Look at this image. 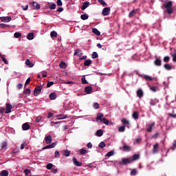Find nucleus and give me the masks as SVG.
I'll return each instance as SVG.
<instances>
[{
	"label": "nucleus",
	"instance_id": "nucleus-1",
	"mask_svg": "<svg viewBox=\"0 0 176 176\" xmlns=\"http://www.w3.org/2000/svg\"><path fill=\"white\" fill-rule=\"evenodd\" d=\"M162 8H165V9H166V12L168 14H173L174 12L173 10V1H170L164 3L162 6Z\"/></svg>",
	"mask_w": 176,
	"mask_h": 176
},
{
	"label": "nucleus",
	"instance_id": "nucleus-2",
	"mask_svg": "<svg viewBox=\"0 0 176 176\" xmlns=\"http://www.w3.org/2000/svg\"><path fill=\"white\" fill-rule=\"evenodd\" d=\"M133 163V160L131 158H123L121 162H119V164L121 166H126Z\"/></svg>",
	"mask_w": 176,
	"mask_h": 176
},
{
	"label": "nucleus",
	"instance_id": "nucleus-3",
	"mask_svg": "<svg viewBox=\"0 0 176 176\" xmlns=\"http://www.w3.org/2000/svg\"><path fill=\"white\" fill-rule=\"evenodd\" d=\"M41 91H42V88L41 87V86L36 87L34 90V96H35V97H36L37 96H39Z\"/></svg>",
	"mask_w": 176,
	"mask_h": 176
},
{
	"label": "nucleus",
	"instance_id": "nucleus-4",
	"mask_svg": "<svg viewBox=\"0 0 176 176\" xmlns=\"http://www.w3.org/2000/svg\"><path fill=\"white\" fill-rule=\"evenodd\" d=\"M109 13H111V8L107 7L103 9L102 14L103 16H108Z\"/></svg>",
	"mask_w": 176,
	"mask_h": 176
},
{
	"label": "nucleus",
	"instance_id": "nucleus-5",
	"mask_svg": "<svg viewBox=\"0 0 176 176\" xmlns=\"http://www.w3.org/2000/svg\"><path fill=\"white\" fill-rule=\"evenodd\" d=\"M45 144L47 145H50V144H52V141H53V139L52 138V135H48L45 138Z\"/></svg>",
	"mask_w": 176,
	"mask_h": 176
},
{
	"label": "nucleus",
	"instance_id": "nucleus-6",
	"mask_svg": "<svg viewBox=\"0 0 176 176\" xmlns=\"http://www.w3.org/2000/svg\"><path fill=\"white\" fill-rule=\"evenodd\" d=\"M153 153H159V143H155L153 146Z\"/></svg>",
	"mask_w": 176,
	"mask_h": 176
},
{
	"label": "nucleus",
	"instance_id": "nucleus-7",
	"mask_svg": "<svg viewBox=\"0 0 176 176\" xmlns=\"http://www.w3.org/2000/svg\"><path fill=\"white\" fill-rule=\"evenodd\" d=\"M93 91V87L91 86H87L85 88V93L87 94H91Z\"/></svg>",
	"mask_w": 176,
	"mask_h": 176
},
{
	"label": "nucleus",
	"instance_id": "nucleus-8",
	"mask_svg": "<svg viewBox=\"0 0 176 176\" xmlns=\"http://www.w3.org/2000/svg\"><path fill=\"white\" fill-rule=\"evenodd\" d=\"M72 160L74 166H76V167H80L82 166V162H78L76 157H74Z\"/></svg>",
	"mask_w": 176,
	"mask_h": 176
},
{
	"label": "nucleus",
	"instance_id": "nucleus-9",
	"mask_svg": "<svg viewBox=\"0 0 176 176\" xmlns=\"http://www.w3.org/2000/svg\"><path fill=\"white\" fill-rule=\"evenodd\" d=\"M32 9H34L36 10H38V9H41V5H39V3H38L35 1H33L32 4Z\"/></svg>",
	"mask_w": 176,
	"mask_h": 176
},
{
	"label": "nucleus",
	"instance_id": "nucleus-10",
	"mask_svg": "<svg viewBox=\"0 0 176 176\" xmlns=\"http://www.w3.org/2000/svg\"><path fill=\"white\" fill-rule=\"evenodd\" d=\"M10 112H12V104H10V103H8L6 104L5 113H10Z\"/></svg>",
	"mask_w": 176,
	"mask_h": 176
},
{
	"label": "nucleus",
	"instance_id": "nucleus-11",
	"mask_svg": "<svg viewBox=\"0 0 176 176\" xmlns=\"http://www.w3.org/2000/svg\"><path fill=\"white\" fill-rule=\"evenodd\" d=\"M22 130H23L24 131H27V130H30V124L28 122L24 123L22 125Z\"/></svg>",
	"mask_w": 176,
	"mask_h": 176
},
{
	"label": "nucleus",
	"instance_id": "nucleus-12",
	"mask_svg": "<svg viewBox=\"0 0 176 176\" xmlns=\"http://www.w3.org/2000/svg\"><path fill=\"white\" fill-rule=\"evenodd\" d=\"M122 126H124V127H126V126H130V122H129V120H127L126 118H123L122 120Z\"/></svg>",
	"mask_w": 176,
	"mask_h": 176
},
{
	"label": "nucleus",
	"instance_id": "nucleus-13",
	"mask_svg": "<svg viewBox=\"0 0 176 176\" xmlns=\"http://www.w3.org/2000/svg\"><path fill=\"white\" fill-rule=\"evenodd\" d=\"M155 126V122H151L148 125L147 131L148 133H152V128Z\"/></svg>",
	"mask_w": 176,
	"mask_h": 176
},
{
	"label": "nucleus",
	"instance_id": "nucleus-14",
	"mask_svg": "<svg viewBox=\"0 0 176 176\" xmlns=\"http://www.w3.org/2000/svg\"><path fill=\"white\" fill-rule=\"evenodd\" d=\"M155 65L157 67H161L162 66V60L159 58H156L154 61Z\"/></svg>",
	"mask_w": 176,
	"mask_h": 176
},
{
	"label": "nucleus",
	"instance_id": "nucleus-15",
	"mask_svg": "<svg viewBox=\"0 0 176 176\" xmlns=\"http://www.w3.org/2000/svg\"><path fill=\"white\" fill-rule=\"evenodd\" d=\"M102 118H104V114L102 113H97V117H96V122H98V120H102Z\"/></svg>",
	"mask_w": 176,
	"mask_h": 176
},
{
	"label": "nucleus",
	"instance_id": "nucleus-16",
	"mask_svg": "<svg viewBox=\"0 0 176 176\" xmlns=\"http://www.w3.org/2000/svg\"><path fill=\"white\" fill-rule=\"evenodd\" d=\"M25 64L30 68H32V67H34V63H32V62L31 60H30V59H27L25 60Z\"/></svg>",
	"mask_w": 176,
	"mask_h": 176
},
{
	"label": "nucleus",
	"instance_id": "nucleus-17",
	"mask_svg": "<svg viewBox=\"0 0 176 176\" xmlns=\"http://www.w3.org/2000/svg\"><path fill=\"white\" fill-rule=\"evenodd\" d=\"M90 5V2L89 1H85L83 3L82 6H81L82 10H85Z\"/></svg>",
	"mask_w": 176,
	"mask_h": 176
},
{
	"label": "nucleus",
	"instance_id": "nucleus-18",
	"mask_svg": "<svg viewBox=\"0 0 176 176\" xmlns=\"http://www.w3.org/2000/svg\"><path fill=\"white\" fill-rule=\"evenodd\" d=\"M1 149H6L8 148V142H3L0 144Z\"/></svg>",
	"mask_w": 176,
	"mask_h": 176
},
{
	"label": "nucleus",
	"instance_id": "nucleus-19",
	"mask_svg": "<svg viewBox=\"0 0 176 176\" xmlns=\"http://www.w3.org/2000/svg\"><path fill=\"white\" fill-rule=\"evenodd\" d=\"M157 102H159V100H157V99H151L150 100V104L152 107H155V105H156V104H157Z\"/></svg>",
	"mask_w": 176,
	"mask_h": 176
},
{
	"label": "nucleus",
	"instance_id": "nucleus-20",
	"mask_svg": "<svg viewBox=\"0 0 176 176\" xmlns=\"http://www.w3.org/2000/svg\"><path fill=\"white\" fill-rule=\"evenodd\" d=\"M63 155L64 156H65L66 157H68V156H69V155H71V151H68V149L63 150Z\"/></svg>",
	"mask_w": 176,
	"mask_h": 176
},
{
	"label": "nucleus",
	"instance_id": "nucleus-21",
	"mask_svg": "<svg viewBox=\"0 0 176 176\" xmlns=\"http://www.w3.org/2000/svg\"><path fill=\"white\" fill-rule=\"evenodd\" d=\"M137 96L139 97V98H141L144 96V92L142 91V89H138L137 91Z\"/></svg>",
	"mask_w": 176,
	"mask_h": 176
},
{
	"label": "nucleus",
	"instance_id": "nucleus-22",
	"mask_svg": "<svg viewBox=\"0 0 176 176\" xmlns=\"http://www.w3.org/2000/svg\"><path fill=\"white\" fill-rule=\"evenodd\" d=\"M122 149L126 152H130V151H131V147L130 146L124 145Z\"/></svg>",
	"mask_w": 176,
	"mask_h": 176
},
{
	"label": "nucleus",
	"instance_id": "nucleus-23",
	"mask_svg": "<svg viewBox=\"0 0 176 176\" xmlns=\"http://www.w3.org/2000/svg\"><path fill=\"white\" fill-rule=\"evenodd\" d=\"M83 54L82 53V51L80 50H77L74 54V56H78V57H80Z\"/></svg>",
	"mask_w": 176,
	"mask_h": 176
},
{
	"label": "nucleus",
	"instance_id": "nucleus-24",
	"mask_svg": "<svg viewBox=\"0 0 176 176\" xmlns=\"http://www.w3.org/2000/svg\"><path fill=\"white\" fill-rule=\"evenodd\" d=\"M56 98H57V94H56V93H51L50 94V100H56Z\"/></svg>",
	"mask_w": 176,
	"mask_h": 176
},
{
	"label": "nucleus",
	"instance_id": "nucleus-25",
	"mask_svg": "<svg viewBox=\"0 0 176 176\" xmlns=\"http://www.w3.org/2000/svg\"><path fill=\"white\" fill-rule=\"evenodd\" d=\"M103 134L104 132L101 129L98 130L96 133V135H97V137H102Z\"/></svg>",
	"mask_w": 176,
	"mask_h": 176
},
{
	"label": "nucleus",
	"instance_id": "nucleus-26",
	"mask_svg": "<svg viewBox=\"0 0 176 176\" xmlns=\"http://www.w3.org/2000/svg\"><path fill=\"white\" fill-rule=\"evenodd\" d=\"M132 116L133 119H135V120H138V118H140V114L138 113V112L134 111Z\"/></svg>",
	"mask_w": 176,
	"mask_h": 176
},
{
	"label": "nucleus",
	"instance_id": "nucleus-27",
	"mask_svg": "<svg viewBox=\"0 0 176 176\" xmlns=\"http://www.w3.org/2000/svg\"><path fill=\"white\" fill-rule=\"evenodd\" d=\"M140 159V155L135 154L133 155V157L131 158L132 162H135V160H138Z\"/></svg>",
	"mask_w": 176,
	"mask_h": 176
},
{
	"label": "nucleus",
	"instance_id": "nucleus-28",
	"mask_svg": "<svg viewBox=\"0 0 176 176\" xmlns=\"http://www.w3.org/2000/svg\"><path fill=\"white\" fill-rule=\"evenodd\" d=\"M10 20H12V17H10V16H8V17H7V18H3L2 19H1V21L3 22V23H9V21H10Z\"/></svg>",
	"mask_w": 176,
	"mask_h": 176
},
{
	"label": "nucleus",
	"instance_id": "nucleus-29",
	"mask_svg": "<svg viewBox=\"0 0 176 176\" xmlns=\"http://www.w3.org/2000/svg\"><path fill=\"white\" fill-rule=\"evenodd\" d=\"M57 119L58 120H61V119H65L67 118V115H64V114H59L58 116H56Z\"/></svg>",
	"mask_w": 176,
	"mask_h": 176
},
{
	"label": "nucleus",
	"instance_id": "nucleus-30",
	"mask_svg": "<svg viewBox=\"0 0 176 176\" xmlns=\"http://www.w3.org/2000/svg\"><path fill=\"white\" fill-rule=\"evenodd\" d=\"M92 32L98 36H100V35H101V32H100L98 30H97V28L92 29Z\"/></svg>",
	"mask_w": 176,
	"mask_h": 176
},
{
	"label": "nucleus",
	"instance_id": "nucleus-31",
	"mask_svg": "<svg viewBox=\"0 0 176 176\" xmlns=\"http://www.w3.org/2000/svg\"><path fill=\"white\" fill-rule=\"evenodd\" d=\"M165 69H167V71H171L173 69V67L171 65H170L168 63H166L164 65Z\"/></svg>",
	"mask_w": 176,
	"mask_h": 176
},
{
	"label": "nucleus",
	"instance_id": "nucleus-32",
	"mask_svg": "<svg viewBox=\"0 0 176 176\" xmlns=\"http://www.w3.org/2000/svg\"><path fill=\"white\" fill-rule=\"evenodd\" d=\"M9 175V172L8 170H2L1 173H0V176H8Z\"/></svg>",
	"mask_w": 176,
	"mask_h": 176
},
{
	"label": "nucleus",
	"instance_id": "nucleus-33",
	"mask_svg": "<svg viewBox=\"0 0 176 176\" xmlns=\"http://www.w3.org/2000/svg\"><path fill=\"white\" fill-rule=\"evenodd\" d=\"M135 14H137V10H133L129 13V17L131 18L133 16H135Z\"/></svg>",
	"mask_w": 176,
	"mask_h": 176
},
{
	"label": "nucleus",
	"instance_id": "nucleus-34",
	"mask_svg": "<svg viewBox=\"0 0 176 176\" xmlns=\"http://www.w3.org/2000/svg\"><path fill=\"white\" fill-rule=\"evenodd\" d=\"M27 38H28V39L29 41H32V39H34V32L29 33L28 34V37Z\"/></svg>",
	"mask_w": 176,
	"mask_h": 176
},
{
	"label": "nucleus",
	"instance_id": "nucleus-35",
	"mask_svg": "<svg viewBox=\"0 0 176 176\" xmlns=\"http://www.w3.org/2000/svg\"><path fill=\"white\" fill-rule=\"evenodd\" d=\"M91 64V60H90V59L86 60L84 62L85 67H89V65H90Z\"/></svg>",
	"mask_w": 176,
	"mask_h": 176
},
{
	"label": "nucleus",
	"instance_id": "nucleus-36",
	"mask_svg": "<svg viewBox=\"0 0 176 176\" xmlns=\"http://www.w3.org/2000/svg\"><path fill=\"white\" fill-rule=\"evenodd\" d=\"M81 82L82 85H87L89 83V82H87V80H86V77L85 76L82 77Z\"/></svg>",
	"mask_w": 176,
	"mask_h": 176
},
{
	"label": "nucleus",
	"instance_id": "nucleus-37",
	"mask_svg": "<svg viewBox=\"0 0 176 176\" xmlns=\"http://www.w3.org/2000/svg\"><path fill=\"white\" fill-rule=\"evenodd\" d=\"M16 153H19V148L17 147L12 149L11 155H16Z\"/></svg>",
	"mask_w": 176,
	"mask_h": 176
},
{
	"label": "nucleus",
	"instance_id": "nucleus-38",
	"mask_svg": "<svg viewBox=\"0 0 176 176\" xmlns=\"http://www.w3.org/2000/svg\"><path fill=\"white\" fill-rule=\"evenodd\" d=\"M100 122H102V123H104V124H106L107 126L109 124V120H108L107 118H102Z\"/></svg>",
	"mask_w": 176,
	"mask_h": 176
},
{
	"label": "nucleus",
	"instance_id": "nucleus-39",
	"mask_svg": "<svg viewBox=\"0 0 176 176\" xmlns=\"http://www.w3.org/2000/svg\"><path fill=\"white\" fill-rule=\"evenodd\" d=\"M126 131V126H124V125L121 126L119 129H118V131L120 133H123Z\"/></svg>",
	"mask_w": 176,
	"mask_h": 176
},
{
	"label": "nucleus",
	"instance_id": "nucleus-40",
	"mask_svg": "<svg viewBox=\"0 0 176 176\" xmlns=\"http://www.w3.org/2000/svg\"><path fill=\"white\" fill-rule=\"evenodd\" d=\"M59 67H60V68L65 69V68H67V64L65 63H64L63 61H62V62H60Z\"/></svg>",
	"mask_w": 176,
	"mask_h": 176
},
{
	"label": "nucleus",
	"instance_id": "nucleus-41",
	"mask_svg": "<svg viewBox=\"0 0 176 176\" xmlns=\"http://www.w3.org/2000/svg\"><path fill=\"white\" fill-rule=\"evenodd\" d=\"M50 36H51V38H56V37H57V32H56V31L51 32Z\"/></svg>",
	"mask_w": 176,
	"mask_h": 176
},
{
	"label": "nucleus",
	"instance_id": "nucleus-42",
	"mask_svg": "<svg viewBox=\"0 0 176 176\" xmlns=\"http://www.w3.org/2000/svg\"><path fill=\"white\" fill-rule=\"evenodd\" d=\"M23 94H25L26 96H30V94H31V89H30V88L26 89L23 91Z\"/></svg>",
	"mask_w": 176,
	"mask_h": 176
},
{
	"label": "nucleus",
	"instance_id": "nucleus-43",
	"mask_svg": "<svg viewBox=\"0 0 176 176\" xmlns=\"http://www.w3.org/2000/svg\"><path fill=\"white\" fill-rule=\"evenodd\" d=\"M144 79H145V80H153V78H152L151 76H143Z\"/></svg>",
	"mask_w": 176,
	"mask_h": 176
},
{
	"label": "nucleus",
	"instance_id": "nucleus-44",
	"mask_svg": "<svg viewBox=\"0 0 176 176\" xmlns=\"http://www.w3.org/2000/svg\"><path fill=\"white\" fill-rule=\"evenodd\" d=\"M87 153V150L85 148L80 149V155H86Z\"/></svg>",
	"mask_w": 176,
	"mask_h": 176
},
{
	"label": "nucleus",
	"instance_id": "nucleus-45",
	"mask_svg": "<svg viewBox=\"0 0 176 176\" xmlns=\"http://www.w3.org/2000/svg\"><path fill=\"white\" fill-rule=\"evenodd\" d=\"M80 19L81 20H87V19H89V15L85 14H82L80 16Z\"/></svg>",
	"mask_w": 176,
	"mask_h": 176
},
{
	"label": "nucleus",
	"instance_id": "nucleus-46",
	"mask_svg": "<svg viewBox=\"0 0 176 176\" xmlns=\"http://www.w3.org/2000/svg\"><path fill=\"white\" fill-rule=\"evenodd\" d=\"M98 2L102 5V6H108V4H107L104 0H98Z\"/></svg>",
	"mask_w": 176,
	"mask_h": 176
},
{
	"label": "nucleus",
	"instance_id": "nucleus-47",
	"mask_svg": "<svg viewBox=\"0 0 176 176\" xmlns=\"http://www.w3.org/2000/svg\"><path fill=\"white\" fill-rule=\"evenodd\" d=\"M171 56H173V61L176 63V50L174 51L173 54H171Z\"/></svg>",
	"mask_w": 176,
	"mask_h": 176
},
{
	"label": "nucleus",
	"instance_id": "nucleus-48",
	"mask_svg": "<svg viewBox=\"0 0 176 176\" xmlns=\"http://www.w3.org/2000/svg\"><path fill=\"white\" fill-rule=\"evenodd\" d=\"M105 143L104 142H101L99 144V148H101V149H103L104 148H105Z\"/></svg>",
	"mask_w": 176,
	"mask_h": 176
},
{
	"label": "nucleus",
	"instance_id": "nucleus-49",
	"mask_svg": "<svg viewBox=\"0 0 176 176\" xmlns=\"http://www.w3.org/2000/svg\"><path fill=\"white\" fill-rule=\"evenodd\" d=\"M93 107L94 109H98V108H100V104H98V102H95Z\"/></svg>",
	"mask_w": 176,
	"mask_h": 176
},
{
	"label": "nucleus",
	"instance_id": "nucleus-50",
	"mask_svg": "<svg viewBox=\"0 0 176 176\" xmlns=\"http://www.w3.org/2000/svg\"><path fill=\"white\" fill-rule=\"evenodd\" d=\"M14 38H20V36H21V33H20V32H15L14 34Z\"/></svg>",
	"mask_w": 176,
	"mask_h": 176
},
{
	"label": "nucleus",
	"instance_id": "nucleus-51",
	"mask_svg": "<svg viewBox=\"0 0 176 176\" xmlns=\"http://www.w3.org/2000/svg\"><path fill=\"white\" fill-rule=\"evenodd\" d=\"M91 57H92V58H97V57H98V54H97V52H93Z\"/></svg>",
	"mask_w": 176,
	"mask_h": 176
},
{
	"label": "nucleus",
	"instance_id": "nucleus-52",
	"mask_svg": "<svg viewBox=\"0 0 176 176\" xmlns=\"http://www.w3.org/2000/svg\"><path fill=\"white\" fill-rule=\"evenodd\" d=\"M53 85H54V82H53V81L48 82L47 83V87H52V86H53Z\"/></svg>",
	"mask_w": 176,
	"mask_h": 176
},
{
	"label": "nucleus",
	"instance_id": "nucleus-53",
	"mask_svg": "<svg viewBox=\"0 0 176 176\" xmlns=\"http://www.w3.org/2000/svg\"><path fill=\"white\" fill-rule=\"evenodd\" d=\"M46 168H47V170H52V168H53V164H47Z\"/></svg>",
	"mask_w": 176,
	"mask_h": 176
},
{
	"label": "nucleus",
	"instance_id": "nucleus-54",
	"mask_svg": "<svg viewBox=\"0 0 176 176\" xmlns=\"http://www.w3.org/2000/svg\"><path fill=\"white\" fill-rule=\"evenodd\" d=\"M49 8L52 10H54L56 8V3H52L51 5L49 6Z\"/></svg>",
	"mask_w": 176,
	"mask_h": 176
},
{
	"label": "nucleus",
	"instance_id": "nucleus-55",
	"mask_svg": "<svg viewBox=\"0 0 176 176\" xmlns=\"http://www.w3.org/2000/svg\"><path fill=\"white\" fill-rule=\"evenodd\" d=\"M9 27L8 25L4 24V23H0V28H8Z\"/></svg>",
	"mask_w": 176,
	"mask_h": 176
},
{
	"label": "nucleus",
	"instance_id": "nucleus-56",
	"mask_svg": "<svg viewBox=\"0 0 176 176\" xmlns=\"http://www.w3.org/2000/svg\"><path fill=\"white\" fill-rule=\"evenodd\" d=\"M106 156H107V157H111V156H113V151H109Z\"/></svg>",
	"mask_w": 176,
	"mask_h": 176
},
{
	"label": "nucleus",
	"instance_id": "nucleus-57",
	"mask_svg": "<svg viewBox=\"0 0 176 176\" xmlns=\"http://www.w3.org/2000/svg\"><path fill=\"white\" fill-rule=\"evenodd\" d=\"M30 82H31V78H28L25 82V85H24V87H25L28 85L30 84Z\"/></svg>",
	"mask_w": 176,
	"mask_h": 176
},
{
	"label": "nucleus",
	"instance_id": "nucleus-58",
	"mask_svg": "<svg viewBox=\"0 0 176 176\" xmlns=\"http://www.w3.org/2000/svg\"><path fill=\"white\" fill-rule=\"evenodd\" d=\"M164 63H168V61H170V56H165L164 58Z\"/></svg>",
	"mask_w": 176,
	"mask_h": 176
},
{
	"label": "nucleus",
	"instance_id": "nucleus-59",
	"mask_svg": "<svg viewBox=\"0 0 176 176\" xmlns=\"http://www.w3.org/2000/svg\"><path fill=\"white\" fill-rule=\"evenodd\" d=\"M150 89H151V90L152 91H157V87H154V86H153V87H150Z\"/></svg>",
	"mask_w": 176,
	"mask_h": 176
},
{
	"label": "nucleus",
	"instance_id": "nucleus-60",
	"mask_svg": "<svg viewBox=\"0 0 176 176\" xmlns=\"http://www.w3.org/2000/svg\"><path fill=\"white\" fill-rule=\"evenodd\" d=\"M56 5L58 6H63V1H61V0H57Z\"/></svg>",
	"mask_w": 176,
	"mask_h": 176
},
{
	"label": "nucleus",
	"instance_id": "nucleus-61",
	"mask_svg": "<svg viewBox=\"0 0 176 176\" xmlns=\"http://www.w3.org/2000/svg\"><path fill=\"white\" fill-rule=\"evenodd\" d=\"M131 175H137V170L133 169L131 172Z\"/></svg>",
	"mask_w": 176,
	"mask_h": 176
},
{
	"label": "nucleus",
	"instance_id": "nucleus-62",
	"mask_svg": "<svg viewBox=\"0 0 176 176\" xmlns=\"http://www.w3.org/2000/svg\"><path fill=\"white\" fill-rule=\"evenodd\" d=\"M54 156L55 157H60V151H55Z\"/></svg>",
	"mask_w": 176,
	"mask_h": 176
},
{
	"label": "nucleus",
	"instance_id": "nucleus-63",
	"mask_svg": "<svg viewBox=\"0 0 176 176\" xmlns=\"http://www.w3.org/2000/svg\"><path fill=\"white\" fill-rule=\"evenodd\" d=\"M17 89H18L19 90L23 89V84H22V83L18 84V85H17Z\"/></svg>",
	"mask_w": 176,
	"mask_h": 176
},
{
	"label": "nucleus",
	"instance_id": "nucleus-64",
	"mask_svg": "<svg viewBox=\"0 0 176 176\" xmlns=\"http://www.w3.org/2000/svg\"><path fill=\"white\" fill-rule=\"evenodd\" d=\"M168 116H170V118H173L176 119V114L168 113Z\"/></svg>",
	"mask_w": 176,
	"mask_h": 176
}]
</instances>
